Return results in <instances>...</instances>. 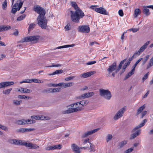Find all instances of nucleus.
<instances>
[{"instance_id": "f257e3e1", "label": "nucleus", "mask_w": 153, "mask_h": 153, "mask_svg": "<svg viewBox=\"0 0 153 153\" xmlns=\"http://www.w3.org/2000/svg\"><path fill=\"white\" fill-rule=\"evenodd\" d=\"M71 5L75 10V11L72 10L70 11L71 20L73 22L79 23L80 19L84 16V13L78 7L75 2H71Z\"/></svg>"}, {"instance_id": "f03ea898", "label": "nucleus", "mask_w": 153, "mask_h": 153, "mask_svg": "<svg viewBox=\"0 0 153 153\" xmlns=\"http://www.w3.org/2000/svg\"><path fill=\"white\" fill-rule=\"evenodd\" d=\"M88 103V100H83L80 102L71 104L67 106L68 109L65 111L64 113L65 114H69L80 111L81 110L82 108L79 107V106H78V104H81L82 105L85 106L87 105Z\"/></svg>"}, {"instance_id": "7ed1b4c3", "label": "nucleus", "mask_w": 153, "mask_h": 153, "mask_svg": "<svg viewBox=\"0 0 153 153\" xmlns=\"http://www.w3.org/2000/svg\"><path fill=\"white\" fill-rule=\"evenodd\" d=\"M37 21L39 26L42 29H45L47 27L48 20L45 15H39L37 17Z\"/></svg>"}, {"instance_id": "20e7f679", "label": "nucleus", "mask_w": 153, "mask_h": 153, "mask_svg": "<svg viewBox=\"0 0 153 153\" xmlns=\"http://www.w3.org/2000/svg\"><path fill=\"white\" fill-rule=\"evenodd\" d=\"M39 38L40 36L38 35L30 36L22 39L19 42L23 43L25 42H31L33 43H36L38 42Z\"/></svg>"}, {"instance_id": "39448f33", "label": "nucleus", "mask_w": 153, "mask_h": 153, "mask_svg": "<svg viewBox=\"0 0 153 153\" xmlns=\"http://www.w3.org/2000/svg\"><path fill=\"white\" fill-rule=\"evenodd\" d=\"M100 95L105 99L109 100L112 96L111 92L108 90L100 89L99 90Z\"/></svg>"}, {"instance_id": "423d86ee", "label": "nucleus", "mask_w": 153, "mask_h": 153, "mask_svg": "<svg viewBox=\"0 0 153 153\" xmlns=\"http://www.w3.org/2000/svg\"><path fill=\"white\" fill-rule=\"evenodd\" d=\"M126 106L122 108L117 112L113 117V119L117 120L122 117L126 111Z\"/></svg>"}, {"instance_id": "0eeeda50", "label": "nucleus", "mask_w": 153, "mask_h": 153, "mask_svg": "<svg viewBox=\"0 0 153 153\" xmlns=\"http://www.w3.org/2000/svg\"><path fill=\"white\" fill-rule=\"evenodd\" d=\"M77 30L78 32L84 33H88L90 31L89 25H87L79 26Z\"/></svg>"}, {"instance_id": "6e6552de", "label": "nucleus", "mask_w": 153, "mask_h": 153, "mask_svg": "<svg viewBox=\"0 0 153 153\" xmlns=\"http://www.w3.org/2000/svg\"><path fill=\"white\" fill-rule=\"evenodd\" d=\"M33 10L39 14V15H45L46 13L45 10L40 6L36 5L34 6Z\"/></svg>"}, {"instance_id": "1a4fd4ad", "label": "nucleus", "mask_w": 153, "mask_h": 153, "mask_svg": "<svg viewBox=\"0 0 153 153\" xmlns=\"http://www.w3.org/2000/svg\"><path fill=\"white\" fill-rule=\"evenodd\" d=\"M150 41H147L144 45L142 46L138 51H136L134 53V54H136L137 56H139L141 53L143 52L147 48V46L150 43Z\"/></svg>"}, {"instance_id": "9d476101", "label": "nucleus", "mask_w": 153, "mask_h": 153, "mask_svg": "<svg viewBox=\"0 0 153 153\" xmlns=\"http://www.w3.org/2000/svg\"><path fill=\"white\" fill-rule=\"evenodd\" d=\"M91 8L94 10L98 13L100 14L104 15H108V14L105 10V9L102 7H100L99 8H95V6H92Z\"/></svg>"}, {"instance_id": "9b49d317", "label": "nucleus", "mask_w": 153, "mask_h": 153, "mask_svg": "<svg viewBox=\"0 0 153 153\" xmlns=\"http://www.w3.org/2000/svg\"><path fill=\"white\" fill-rule=\"evenodd\" d=\"M117 68L116 62H114L111 65L109 66L107 69V71L108 74V76L112 71L115 70Z\"/></svg>"}, {"instance_id": "f8f14e48", "label": "nucleus", "mask_w": 153, "mask_h": 153, "mask_svg": "<svg viewBox=\"0 0 153 153\" xmlns=\"http://www.w3.org/2000/svg\"><path fill=\"white\" fill-rule=\"evenodd\" d=\"M14 82H5L0 83V89L4 88L5 87H7L13 85Z\"/></svg>"}, {"instance_id": "ddd939ff", "label": "nucleus", "mask_w": 153, "mask_h": 153, "mask_svg": "<svg viewBox=\"0 0 153 153\" xmlns=\"http://www.w3.org/2000/svg\"><path fill=\"white\" fill-rule=\"evenodd\" d=\"M100 129V128H98L95 129H93V130L88 131L87 132L83 134L82 135V137L85 138L88 135H91L92 134L97 131H98Z\"/></svg>"}, {"instance_id": "4468645a", "label": "nucleus", "mask_w": 153, "mask_h": 153, "mask_svg": "<svg viewBox=\"0 0 153 153\" xmlns=\"http://www.w3.org/2000/svg\"><path fill=\"white\" fill-rule=\"evenodd\" d=\"M34 130H35V129L33 128H21L17 129L16 130V131L18 133H23L27 132L33 131Z\"/></svg>"}, {"instance_id": "2eb2a0df", "label": "nucleus", "mask_w": 153, "mask_h": 153, "mask_svg": "<svg viewBox=\"0 0 153 153\" xmlns=\"http://www.w3.org/2000/svg\"><path fill=\"white\" fill-rule=\"evenodd\" d=\"M71 149L74 153H80L81 151L79 147L75 143L71 145Z\"/></svg>"}, {"instance_id": "dca6fc26", "label": "nucleus", "mask_w": 153, "mask_h": 153, "mask_svg": "<svg viewBox=\"0 0 153 153\" xmlns=\"http://www.w3.org/2000/svg\"><path fill=\"white\" fill-rule=\"evenodd\" d=\"M147 122V120L144 119L142 122L138 126H136L132 130V132H134L138 130L139 128L143 127L145 123Z\"/></svg>"}, {"instance_id": "f3484780", "label": "nucleus", "mask_w": 153, "mask_h": 153, "mask_svg": "<svg viewBox=\"0 0 153 153\" xmlns=\"http://www.w3.org/2000/svg\"><path fill=\"white\" fill-rule=\"evenodd\" d=\"M94 94L93 92H91L87 93H85L82 95L81 96L79 97V98L84 99L85 98H88L91 97Z\"/></svg>"}, {"instance_id": "a211bd4d", "label": "nucleus", "mask_w": 153, "mask_h": 153, "mask_svg": "<svg viewBox=\"0 0 153 153\" xmlns=\"http://www.w3.org/2000/svg\"><path fill=\"white\" fill-rule=\"evenodd\" d=\"M94 71H90L81 74L80 75V76L81 78H86L90 76L91 75L94 74Z\"/></svg>"}, {"instance_id": "6ab92c4d", "label": "nucleus", "mask_w": 153, "mask_h": 153, "mask_svg": "<svg viewBox=\"0 0 153 153\" xmlns=\"http://www.w3.org/2000/svg\"><path fill=\"white\" fill-rule=\"evenodd\" d=\"M140 130H137L136 133H134L131 135L130 139L132 140L134 139L137 136H138L140 134Z\"/></svg>"}, {"instance_id": "aec40b11", "label": "nucleus", "mask_w": 153, "mask_h": 153, "mask_svg": "<svg viewBox=\"0 0 153 153\" xmlns=\"http://www.w3.org/2000/svg\"><path fill=\"white\" fill-rule=\"evenodd\" d=\"M18 91L22 92H23L25 93H30L31 92V90L23 88H21L20 89L18 90Z\"/></svg>"}, {"instance_id": "412c9836", "label": "nucleus", "mask_w": 153, "mask_h": 153, "mask_svg": "<svg viewBox=\"0 0 153 153\" xmlns=\"http://www.w3.org/2000/svg\"><path fill=\"white\" fill-rule=\"evenodd\" d=\"M11 28V27L9 26L3 25L0 26V32L3 31L5 30H7Z\"/></svg>"}, {"instance_id": "4be33fe9", "label": "nucleus", "mask_w": 153, "mask_h": 153, "mask_svg": "<svg viewBox=\"0 0 153 153\" xmlns=\"http://www.w3.org/2000/svg\"><path fill=\"white\" fill-rule=\"evenodd\" d=\"M18 4H15L13 6L11 10V12L13 14H15L17 11V10H18Z\"/></svg>"}, {"instance_id": "5701e85b", "label": "nucleus", "mask_w": 153, "mask_h": 153, "mask_svg": "<svg viewBox=\"0 0 153 153\" xmlns=\"http://www.w3.org/2000/svg\"><path fill=\"white\" fill-rule=\"evenodd\" d=\"M16 123L19 125H24L27 124V121L24 119L17 120L16 121Z\"/></svg>"}, {"instance_id": "b1692460", "label": "nucleus", "mask_w": 153, "mask_h": 153, "mask_svg": "<svg viewBox=\"0 0 153 153\" xmlns=\"http://www.w3.org/2000/svg\"><path fill=\"white\" fill-rule=\"evenodd\" d=\"M146 6H144V9L143 10V13L146 16H148L150 14V13L149 12V10L146 8Z\"/></svg>"}, {"instance_id": "393cba45", "label": "nucleus", "mask_w": 153, "mask_h": 153, "mask_svg": "<svg viewBox=\"0 0 153 153\" xmlns=\"http://www.w3.org/2000/svg\"><path fill=\"white\" fill-rule=\"evenodd\" d=\"M31 117L32 118L34 119L35 120H43L44 119H46V117H44L42 116H31Z\"/></svg>"}, {"instance_id": "a878e982", "label": "nucleus", "mask_w": 153, "mask_h": 153, "mask_svg": "<svg viewBox=\"0 0 153 153\" xmlns=\"http://www.w3.org/2000/svg\"><path fill=\"white\" fill-rule=\"evenodd\" d=\"M63 72V71L62 69L57 70L53 72L52 74H48V75L49 76L53 75L55 74H62Z\"/></svg>"}, {"instance_id": "bb28decb", "label": "nucleus", "mask_w": 153, "mask_h": 153, "mask_svg": "<svg viewBox=\"0 0 153 153\" xmlns=\"http://www.w3.org/2000/svg\"><path fill=\"white\" fill-rule=\"evenodd\" d=\"M127 59L126 58L120 62L118 68L117 69H116V70H117V71L118 72L119 71L122 67V65L124 63V62L126 61Z\"/></svg>"}, {"instance_id": "cd10ccee", "label": "nucleus", "mask_w": 153, "mask_h": 153, "mask_svg": "<svg viewBox=\"0 0 153 153\" xmlns=\"http://www.w3.org/2000/svg\"><path fill=\"white\" fill-rule=\"evenodd\" d=\"M75 45L74 44H73L71 45H65L63 46L58 47L57 48H56V49H60L62 48H67L68 47H71L74 46Z\"/></svg>"}, {"instance_id": "c85d7f7f", "label": "nucleus", "mask_w": 153, "mask_h": 153, "mask_svg": "<svg viewBox=\"0 0 153 153\" xmlns=\"http://www.w3.org/2000/svg\"><path fill=\"white\" fill-rule=\"evenodd\" d=\"M141 13L140 10L138 8L135 9L134 11V18H136L138 15L140 14Z\"/></svg>"}, {"instance_id": "c756f323", "label": "nucleus", "mask_w": 153, "mask_h": 153, "mask_svg": "<svg viewBox=\"0 0 153 153\" xmlns=\"http://www.w3.org/2000/svg\"><path fill=\"white\" fill-rule=\"evenodd\" d=\"M74 85V83L73 82H68V83H64V85L63 87L64 88H66L69 87Z\"/></svg>"}, {"instance_id": "7c9ffc66", "label": "nucleus", "mask_w": 153, "mask_h": 153, "mask_svg": "<svg viewBox=\"0 0 153 153\" xmlns=\"http://www.w3.org/2000/svg\"><path fill=\"white\" fill-rule=\"evenodd\" d=\"M127 140H123L122 141H121L119 143V146L120 148H121L124 146L126 144H127Z\"/></svg>"}, {"instance_id": "2f4dec72", "label": "nucleus", "mask_w": 153, "mask_h": 153, "mask_svg": "<svg viewBox=\"0 0 153 153\" xmlns=\"http://www.w3.org/2000/svg\"><path fill=\"white\" fill-rule=\"evenodd\" d=\"M32 143H27V142L24 141L23 142L22 144V146H25L26 147H29L30 149L31 145Z\"/></svg>"}, {"instance_id": "473e14b6", "label": "nucleus", "mask_w": 153, "mask_h": 153, "mask_svg": "<svg viewBox=\"0 0 153 153\" xmlns=\"http://www.w3.org/2000/svg\"><path fill=\"white\" fill-rule=\"evenodd\" d=\"M153 65V56L150 59L149 62L147 65V68L146 69H147L148 68H149L151 66H152Z\"/></svg>"}, {"instance_id": "72a5a7b5", "label": "nucleus", "mask_w": 153, "mask_h": 153, "mask_svg": "<svg viewBox=\"0 0 153 153\" xmlns=\"http://www.w3.org/2000/svg\"><path fill=\"white\" fill-rule=\"evenodd\" d=\"M61 89L60 88H50L49 91L51 92H55L60 91Z\"/></svg>"}, {"instance_id": "f704fd0d", "label": "nucleus", "mask_w": 153, "mask_h": 153, "mask_svg": "<svg viewBox=\"0 0 153 153\" xmlns=\"http://www.w3.org/2000/svg\"><path fill=\"white\" fill-rule=\"evenodd\" d=\"M134 73V71H132L131 70L130 71L128 72V74L126 76L124 80H125L131 76Z\"/></svg>"}, {"instance_id": "c9c22d12", "label": "nucleus", "mask_w": 153, "mask_h": 153, "mask_svg": "<svg viewBox=\"0 0 153 153\" xmlns=\"http://www.w3.org/2000/svg\"><path fill=\"white\" fill-rule=\"evenodd\" d=\"M53 149H60L62 147V145L61 144H58L55 145H53Z\"/></svg>"}, {"instance_id": "e433bc0d", "label": "nucleus", "mask_w": 153, "mask_h": 153, "mask_svg": "<svg viewBox=\"0 0 153 153\" xmlns=\"http://www.w3.org/2000/svg\"><path fill=\"white\" fill-rule=\"evenodd\" d=\"M7 0H5L2 4V8L3 9L6 10L7 6Z\"/></svg>"}, {"instance_id": "4c0bfd02", "label": "nucleus", "mask_w": 153, "mask_h": 153, "mask_svg": "<svg viewBox=\"0 0 153 153\" xmlns=\"http://www.w3.org/2000/svg\"><path fill=\"white\" fill-rule=\"evenodd\" d=\"M31 82H34L35 83H42L43 82L42 81H41L40 80L36 79H31Z\"/></svg>"}, {"instance_id": "58836bf2", "label": "nucleus", "mask_w": 153, "mask_h": 153, "mask_svg": "<svg viewBox=\"0 0 153 153\" xmlns=\"http://www.w3.org/2000/svg\"><path fill=\"white\" fill-rule=\"evenodd\" d=\"M18 98L20 99H29L30 97L28 96H26L25 95H18Z\"/></svg>"}, {"instance_id": "ea45409f", "label": "nucleus", "mask_w": 153, "mask_h": 153, "mask_svg": "<svg viewBox=\"0 0 153 153\" xmlns=\"http://www.w3.org/2000/svg\"><path fill=\"white\" fill-rule=\"evenodd\" d=\"M12 88H10L8 89H7L6 90H4L2 92L3 94H9L10 93V91L12 90Z\"/></svg>"}, {"instance_id": "a19ab883", "label": "nucleus", "mask_w": 153, "mask_h": 153, "mask_svg": "<svg viewBox=\"0 0 153 153\" xmlns=\"http://www.w3.org/2000/svg\"><path fill=\"white\" fill-rule=\"evenodd\" d=\"M113 138L112 135L111 134H108L106 138V140L107 142H109Z\"/></svg>"}, {"instance_id": "79ce46f5", "label": "nucleus", "mask_w": 153, "mask_h": 153, "mask_svg": "<svg viewBox=\"0 0 153 153\" xmlns=\"http://www.w3.org/2000/svg\"><path fill=\"white\" fill-rule=\"evenodd\" d=\"M22 143L23 141L21 140H17L15 139L14 144L16 145H22Z\"/></svg>"}, {"instance_id": "37998d69", "label": "nucleus", "mask_w": 153, "mask_h": 153, "mask_svg": "<svg viewBox=\"0 0 153 153\" xmlns=\"http://www.w3.org/2000/svg\"><path fill=\"white\" fill-rule=\"evenodd\" d=\"M36 26V25L34 23H32L30 24L28 28V31H30L31 30L33 29V28L35 26Z\"/></svg>"}, {"instance_id": "c03bdc74", "label": "nucleus", "mask_w": 153, "mask_h": 153, "mask_svg": "<svg viewBox=\"0 0 153 153\" xmlns=\"http://www.w3.org/2000/svg\"><path fill=\"white\" fill-rule=\"evenodd\" d=\"M39 148V146H37L36 144L32 143L30 149H38Z\"/></svg>"}, {"instance_id": "a18cd8bd", "label": "nucleus", "mask_w": 153, "mask_h": 153, "mask_svg": "<svg viewBox=\"0 0 153 153\" xmlns=\"http://www.w3.org/2000/svg\"><path fill=\"white\" fill-rule=\"evenodd\" d=\"M61 66V65L60 64H58L57 65H55L54 63L52 64V65L48 66L45 67H60Z\"/></svg>"}, {"instance_id": "49530a36", "label": "nucleus", "mask_w": 153, "mask_h": 153, "mask_svg": "<svg viewBox=\"0 0 153 153\" xmlns=\"http://www.w3.org/2000/svg\"><path fill=\"white\" fill-rule=\"evenodd\" d=\"M26 15L25 14L22 15V16L18 17L16 19L17 21H21L23 20L25 18Z\"/></svg>"}, {"instance_id": "de8ad7c7", "label": "nucleus", "mask_w": 153, "mask_h": 153, "mask_svg": "<svg viewBox=\"0 0 153 153\" xmlns=\"http://www.w3.org/2000/svg\"><path fill=\"white\" fill-rule=\"evenodd\" d=\"M89 140V138H87L85 139L83 142V145H85V144H87V145L89 146V145L91 143H90Z\"/></svg>"}, {"instance_id": "09e8293b", "label": "nucleus", "mask_w": 153, "mask_h": 153, "mask_svg": "<svg viewBox=\"0 0 153 153\" xmlns=\"http://www.w3.org/2000/svg\"><path fill=\"white\" fill-rule=\"evenodd\" d=\"M130 65V64L129 63V62H126L124 65H123V71L122 73H123L125 71V69L128 66Z\"/></svg>"}, {"instance_id": "8fccbe9b", "label": "nucleus", "mask_w": 153, "mask_h": 153, "mask_svg": "<svg viewBox=\"0 0 153 153\" xmlns=\"http://www.w3.org/2000/svg\"><path fill=\"white\" fill-rule=\"evenodd\" d=\"M23 1H20L19 4L18 3H16V4H18V10H19L22 7L23 4Z\"/></svg>"}, {"instance_id": "3c124183", "label": "nucleus", "mask_w": 153, "mask_h": 153, "mask_svg": "<svg viewBox=\"0 0 153 153\" xmlns=\"http://www.w3.org/2000/svg\"><path fill=\"white\" fill-rule=\"evenodd\" d=\"M22 103V100H14L13 103L16 105H19Z\"/></svg>"}, {"instance_id": "603ef678", "label": "nucleus", "mask_w": 153, "mask_h": 153, "mask_svg": "<svg viewBox=\"0 0 153 153\" xmlns=\"http://www.w3.org/2000/svg\"><path fill=\"white\" fill-rule=\"evenodd\" d=\"M136 55H137L136 54H134H134L132 56L129 58L127 60V62H129V63L130 64L131 63V61L133 59V58L134 57V56H135Z\"/></svg>"}, {"instance_id": "864d4df0", "label": "nucleus", "mask_w": 153, "mask_h": 153, "mask_svg": "<svg viewBox=\"0 0 153 153\" xmlns=\"http://www.w3.org/2000/svg\"><path fill=\"white\" fill-rule=\"evenodd\" d=\"M149 72H148L144 75L143 77L142 78V80L143 82L148 78L149 76Z\"/></svg>"}, {"instance_id": "5fc2aeb1", "label": "nucleus", "mask_w": 153, "mask_h": 153, "mask_svg": "<svg viewBox=\"0 0 153 153\" xmlns=\"http://www.w3.org/2000/svg\"><path fill=\"white\" fill-rule=\"evenodd\" d=\"M141 113L140 115V118H142L147 114V111H144Z\"/></svg>"}, {"instance_id": "6e6d98bb", "label": "nucleus", "mask_w": 153, "mask_h": 153, "mask_svg": "<svg viewBox=\"0 0 153 153\" xmlns=\"http://www.w3.org/2000/svg\"><path fill=\"white\" fill-rule=\"evenodd\" d=\"M133 150V149L132 148H131L124 152V153H129L132 151Z\"/></svg>"}, {"instance_id": "4d7b16f0", "label": "nucleus", "mask_w": 153, "mask_h": 153, "mask_svg": "<svg viewBox=\"0 0 153 153\" xmlns=\"http://www.w3.org/2000/svg\"><path fill=\"white\" fill-rule=\"evenodd\" d=\"M45 149L47 151H49L51 150H53V146H48L45 148Z\"/></svg>"}, {"instance_id": "13d9d810", "label": "nucleus", "mask_w": 153, "mask_h": 153, "mask_svg": "<svg viewBox=\"0 0 153 153\" xmlns=\"http://www.w3.org/2000/svg\"><path fill=\"white\" fill-rule=\"evenodd\" d=\"M89 146H90L91 149L90 152H94L95 151V150L94 148V146L92 145L91 143L90 145H89Z\"/></svg>"}, {"instance_id": "bf43d9fd", "label": "nucleus", "mask_w": 153, "mask_h": 153, "mask_svg": "<svg viewBox=\"0 0 153 153\" xmlns=\"http://www.w3.org/2000/svg\"><path fill=\"white\" fill-rule=\"evenodd\" d=\"M149 56V55H147L146 56L145 59L143 61V65H144L146 61L148 59Z\"/></svg>"}, {"instance_id": "052dcab7", "label": "nucleus", "mask_w": 153, "mask_h": 153, "mask_svg": "<svg viewBox=\"0 0 153 153\" xmlns=\"http://www.w3.org/2000/svg\"><path fill=\"white\" fill-rule=\"evenodd\" d=\"M74 76H69L68 77H66L65 79V80L66 81H69L70 80H71L72 79H73L75 77Z\"/></svg>"}, {"instance_id": "680f3d73", "label": "nucleus", "mask_w": 153, "mask_h": 153, "mask_svg": "<svg viewBox=\"0 0 153 153\" xmlns=\"http://www.w3.org/2000/svg\"><path fill=\"white\" fill-rule=\"evenodd\" d=\"M65 28L66 30H69L71 28V25L69 23H68L65 26Z\"/></svg>"}, {"instance_id": "e2e57ef3", "label": "nucleus", "mask_w": 153, "mask_h": 153, "mask_svg": "<svg viewBox=\"0 0 153 153\" xmlns=\"http://www.w3.org/2000/svg\"><path fill=\"white\" fill-rule=\"evenodd\" d=\"M118 13L119 15L121 16H123V13L122 10H120L118 11Z\"/></svg>"}, {"instance_id": "0e129e2a", "label": "nucleus", "mask_w": 153, "mask_h": 153, "mask_svg": "<svg viewBox=\"0 0 153 153\" xmlns=\"http://www.w3.org/2000/svg\"><path fill=\"white\" fill-rule=\"evenodd\" d=\"M96 61H91V62H89L86 63V65H92V64L95 63H96Z\"/></svg>"}, {"instance_id": "69168bd1", "label": "nucleus", "mask_w": 153, "mask_h": 153, "mask_svg": "<svg viewBox=\"0 0 153 153\" xmlns=\"http://www.w3.org/2000/svg\"><path fill=\"white\" fill-rule=\"evenodd\" d=\"M0 128H1L2 129L4 130L5 131H7L8 130V129L7 127L2 125H1Z\"/></svg>"}, {"instance_id": "338daca9", "label": "nucleus", "mask_w": 153, "mask_h": 153, "mask_svg": "<svg viewBox=\"0 0 153 153\" xmlns=\"http://www.w3.org/2000/svg\"><path fill=\"white\" fill-rule=\"evenodd\" d=\"M146 108V105L145 104L143 105L142 106H141V107H140L139 108L140 109L143 111L145 109V108Z\"/></svg>"}, {"instance_id": "774afa93", "label": "nucleus", "mask_w": 153, "mask_h": 153, "mask_svg": "<svg viewBox=\"0 0 153 153\" xmlns=\"http://www.w3.org/2000/svg\"><path fill=\"white\" fill-rule=\"evenodd\" d=\"M15 140V139H10L8 141L10 143L14 144Z\"/></svg>"}]
</instances>
